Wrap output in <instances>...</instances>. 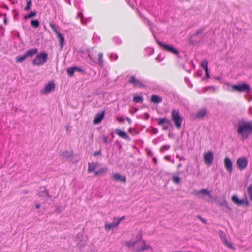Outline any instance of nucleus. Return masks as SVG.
<instances>
[{
    "instance_id": "nucleus-1",
    "label": "nucleus",
    "mask_w": 252,
    "mask_h": 252,
    "mask_svg": "<svg viewBox=\"0 0 252 252\" xmlns=\"http://www.w3.org/2000/svg\"><path fill=\"white\" fill-rule=\"evenodd\" d=\"M47 59L48 54L45 52H42L35 57L32 63L33 65H42L46 62Z\"/></svg>"
},
{
    "instance_id": "nucleus-2",
    "label": "nucleus",
    "mask_w": 252,
    "mask_h": 252,
    "mask_svg": "<svg viewBox=\"0 0 252 252\" xmlns=\"http://www.w3.org/2000/svg\"><path fill=\"white\" fill-rule=\"evenodd\" d=\"M237 132L239 137L245 140L252 133V127H237Z\"/></svg>"
},
{
    "instance_id": "nucleus-3",
    "label": "nucleus",
    "mask_w": 252,
    "mask_h": 252,
    "mask_svg": "<svg viewBox=\"0 0 252 252\" xmlns=\"http://www.w3.org/2000/svg\"><path fill=\"white\" fill-rule=\"evenodd\" d=\"M156 42L166 51L171 53L173 54L177 55L179 57L180 56L178 55L179 51L178 50L174 48L173 46L170 45L169 44H166L164 43H163L158 40H156Z\"/></svg>"
},
{
    "instance_id": "nucleus-4",
    "label": "nucleus",
    "mask_w": 252,
    "mask_h": 252,
    "mask_svg": "<svg viewBox=\"0 0 252 252\" xmlns=\"http://www.w3.org/2000/svg\"><path fill=\"white\" fill-rule=\"evenodd\" d=\"M251 88L250 85L246 83H242L232 86V91L239 92H250Z\"/></svg>"
},
{
    "instance_id": "nucleus-5",
    "label": "nucleus",
    "mask_w": 252,
    "mask_h": 252,
    "mask_svg": "<svg viewBox=\"0 0 252 252\" xmlns=\"http://www.w3.org/2000/svg\"><path fill=\"white\" fill-rule=\"evenodd\" d=\"M232 201L239 206L248 207L250 205V203L247 197L243 199H239L237 195H233L231 197Z\"/></svg>"
},
{
    "instance_id": "nucleus-6",
    "label": "nucleus",
    "mask_w": 252,
    "mask_h": 252,
    "mask_svg": "<svg viewBox=\"0 0 252 252\" xmlns=\"http://www.w3.org/2000/svg\"><path fill=\"white\" fill-rule=\"evenodd\" d=\"M172 119L175 124V126H181L183 118L179 114L178 110L173 109L171 112Z\"/></svg>"
},
{
    "instance_id": "nucleus-7",
    "label": "nucleus",
    "mask_w": 252,
    "mask_h": 252,
    "mask_svg": "<svg viewBox=\"0 0 252 252\" xmlns=\"http://www.w3.org/2000/svg\"><path fill=\"white\" fill-rule=\"evenodd\" d=\"M248 164V160L246 157H240L238 158L236 165L238 168L240 170L245 169Z\"/></svg>"
},
{
    "instance_id": "nucleus-8",
    "label": "nucleus",
    "mask_w": 252,
    "mask_h": 252,
    "mask_svg": "<svg viewBox=\"0 0 252 252\" xmlns=\"http://www.w3.org/2000/svg\"><path fill=\"white\" fill-rule=\"evenodd\" d=\"M203 158L204 163L206 165H211L214 159V155L213 152L211 151H208V152L205 153L203 156Z\"/></svg>"
},
{
    "instance_id": "nucleus-9",
    "label": "nucleus",
    "mask_w": 252,
    "mask_h": 252,
    "mask_svg": "<svg viewBox=\"0 0 252 252\" xmlns=\"http://www.w3.org/2000/svg\"><path fill=\"white\" fill-rule=\"evenodd\" d=\"M193 194L195 195L198 196V197L204 199L203 196H201L200 195H207L208 197L211 199H214V197L210 193V191L208 189H202L200 190H194Z\"/></svg>"
},
{
    "instance_id": "nucleus-10",
    "label": "nucleus",
    "mask_w": 252,
    "mask_h": 252,
    "mask_svg": "<svg viewBox=\"0 0 252 252\" xmlns=\"http://www.w3.org/2000/svg\"><path fill=\"white\" fill-rule=\"evenodd\" d=\"M129 84H132L134 87L140 88H144L145 85L139 80L137 79L134 76H131L128 80Z\"/></svg>"
},
{
    "instance_id": "nucleus-11",
    "label": "nucleus",
    "mask_w": 252,
    "mask_h": 252,
    "mask_svg": "<svg viewBox=\"0 0 252 252\" xmlns=\"http://www.w3.org/2000/svg\"><path fill=\"white\" fill-rule=\"evenodd\" d=\"M224 167L229 174H231L233 171V162L231 159L226 157L224 159Z\"/></svg>"
},
{
    "instance_id": "nucleus-12",
    "label": "nucleus",
    "mask_w": 252,
    "mask_h": 252,
    "mask_svg": "<svg viewBox=\"0 0 252 252\" xmlns=\"http://www.w3.org/2000/svg\"><path fill=\"white\" fill-rule=\"evenodd\" d=\"M215 201L219 205L225 207L230 211L232 210V208L229 206L227 200H226L225 195H223L222 197H219Z\"/></svg>"
},
{
    "instance_id": "nucleus-13",
    "label": "nucleus",
    "mask_w": 252,
    "mask_h": 252,
    "mask_svg": "<svg viewBox=\"0 0 252 252\" xmlns=\"http://www.w3.org/2000/svg\"><path fill=\"white\" fill-rule=\"evenodd\" d=\"M115 133L120 137L126 140L127 141H131V138L127 134V133L120 129H116L115 130Z\"/></svg>"
},
{
    "instance_id": "nucleus-14",
    "label": "nucleus",
    "mask_w": 252,
    "mask_h": 252,
    "mask_svg": "<svg viewBox=\"0 0 252 252\" xmlns=\"http://www.w3.org/2000/svg\"><path fill=\"white\" fill-rule=\"evenodd\" d=\"M55 88V84L53 82H49L45 85L43 90L41 91L42 94L49 93Z\"/></svg>"
},
{
    "instance_id": "nucleus-15",
    "label": "nucleus",
    "mask_w": 252,
    "mask_h": 252,
    "mask_svg": "<svg viewBox=\"0 0 252 252\" xmlns=\"http://www.w3.org/2000/svg\"><path fill=\"white\" fill-rule=\"evenodd\" d=\"M105 111L102 112H98L93 120V123L94 125L99 124L102 120L103 119L104 116Z\"/></svg>"
},
{
    "instance_id": "nucleus-16",
    "label": "nucleus",
    "mask_w": 252,
    "mask_h": 252,
    "mask_svg": "<svg viewBox=\"0 0 252 252\" xmlns=\"http://www.w3.org/2000/svg\"><path fill=\"white\" fill-rule=\"evenodd\" d=\"M112 179L116 181H119L123 183H125L126 181L125 176H122L117 173H113L112 174Z\"/></svg>"
},
{
    "instance_id": "nucleus-17",
    "label": "nucleus",
    "mask_w": 252,
    "mask_h": 252,
    "mask_svg": "<svg viewBox=\"0 0 252 252\" xmlns=\"http://www.w3.org/2000/svg\"><path fill=\"white\" fill-rule=\"evenodd\" d=\"M162 98L159 95L152 94L151 97V102L154 104H158L162 102Z\"/></svg>"
},
{
    "instance_id": "nucleus-18",
    "label": "nucleus",
    "mask_w": 252,
    "mask_h": 252,
    "mask_svg": "<svg viewBox=\"0 0 252 252\" xmlns=\"http://www.w3.org/2000/svg\"><path fill=\"white\" fill-rule=\"evenodd\" d=\"M60 156H62V158L63 159L68 160L73 156V153L70 152L68 151H65L62 152Z\"/></svg>"
},
{
    "instance_id": "nucleus-19",
    "label": "nucleus",
    "mask_w": 252,
    "mask_h": 252,
    "mask_svg": "<svg viewBox=\"0 0 252 252\" xmlns=\"http://www.w3.org/2000/svg\"><path fill=\"white\" fill-rule=\"evenodd\" d=\"M236 126H252V120L247 122L243 119L239 120Z\"/></svg>"
},
{
    "instance_id": "nucleus-20",
    "label": "nucleus",
    "mask_w": 252,
    "mask_h": 252,
    "mask_svg": "<svg viewBox=\"0 0 252 252\" xmlns=\"http://www.w3.org/2000/svg\"><path fill=\"white\" fill-rule=\"evenodd\" d=\"M179 172H177L176 173H175L172 177V180L174 184H179L180 183L181 178L179 177Z\"/></svg>"
},
{
    "instance_id": "nucleus-21",
    "label": "nucleus",
    "mask_w": 252,
    "mask_h": 252,
    "mask_svg": "<svg viewBox=\"0 0 252 252\" xmlns=\"http://www.w3.org/2000/svg\"><path fill=\"white\" fill-rule=\"evenodd\" d=\"M118 225V223L116 221H113L112 223H106L105 224V229L106 231H109L111 229L116 227Z\"/></svg>"
},
{
    "instance_id": "nucleus-22",
    "label": "nucleus",
    "mask_w": 252,
    "mask_h": 252,
    "mask_svg": "<svg viewBox=\"0 0 252 252\" xmlns=\"http://www.w3.org/2000/svg\"><path fill=\"white\" fill-rule=\"evenodd\" d=\"M38 50L36 48H32L30 50H27L25 53L27 57H32L33 55L37 53Z\"/></svg>"
},
{
    "instance_id": "nucleus-23",
    "label": "nucleus",
    "mask_w": 252,
    "mask_h": 252,
    "mask_svg": "<svg viewBox=\"0 0 252 252\" xmlns=\"http://www.w3.org/2000/svg\"><path fill=\"white\" fill-rule=\"evenodd\" d=\"M205 28V27H202L200 29L197 30L196 31L195 33L191 35V38L189 39V41L191 43H193L192 38L194 36H198L201 33H202L204 32Z\"/></svg>"
},
{
    "instance_id": "nucleus-24",
    "label": "nucleus",
    "mask_w": 252,
    "mask_h": 252,
    "mask_svg": "<svg viewBox=\"0 0 252 252\" xmlns=\"http://www.w3.org/2000/svg\"><path fill=\"white\" fill-rule=\"evenodd\" d=\"M206 114V110L205 108L201 109L198 111L196 115V118L199 119L203 118Z\"/></svg>"
},
{
    "instance_id": "nucleus-25",
    "label": "nucleus",
    "mask_w": 252,
    "mask_h": 252,
    "mask_svg": "<svg viewBox=\"0 0 252 252\" xmlns=\"http://www.w3.org/2000/svg\"><path fill=\"white\" fill-rule=\"evenodd\" d=\"M56 35L59 39L61 48L62 49L64 44V38L63 35L60 32L57 33Z\"/></svg>"
},
{
    "instance_id": "nucleus-26",
    "label": "nucleus",
    "mask_w": 252,
    "mask_h": 252,
    "mask_svg": "<svg viewBox=\"0 0 252 252\" xmlns=\"http://www.w3.org/2000/svg\"><path fill=\"white\" fill-rule=\"evenodd\" d=\"M108 168L107 167L101 168L100 170L94 172V176L106 174Z\"/></svg>"
},
{
    "instance_id": "nucleus-27",
    "label": "nucleus",
    "mask_w": 252,
    "mask_h": 252,
    "mask_svg": "<svg viewBox=\"0 0 252 252\" xmlns=\"http://www.w3.org/2000/svg\"><path fill=\"white\" fill-rule=\"evenodd\" d=\"M165 123L168 125H171V121L166 118H160L158 120V124L159 125H162Z\"/></svg>"
},
{
    "instance_id": "nucleus-28",
    "label": "nucleus",
    "mask_w": 252,
    "mask_h": 252,
    "mask_svg": "<svg viewBox=\"0 0 252 252\" xmlns=\"http://www.w3.org/2000/svg\"><path fill=\"white\" fill-rule=\"evenodd\" d=\"M223 240V243L230 249L234 250H235V247L233 245V244L231 243H229L226 238L222 237H221Z\"/></svg>"
},
{
    "instance_id": "nucleus-29",
    "label": "nucleus",
    "mask_w": 252,
    "mask_h": 252,
    "mask_svg": "<svg viewBox=\"0 0 252 252\" xmlns=\"http://www.w3.org/2000/svg\"><path fill=\"white\" fill-rule=\"evenodd\" d=\"M30 24L34 28H37L40 25L39 21L37 19L31 20Z\"/></svg>"
},
{
    "instance_id": "nucleus-30",
    "label": "nucleus",
    "mask_w": 252,
    "mask_h": 252,
    "mask_svg": "<svg viewBox=\"0 0 252 252\" xmlns=\"http://www.w3.org/2000/svg\"><path fill=\"white\" fill-rule=\"evenodd\" d=\"M98 58L97 63L101 66H103V54L101 52L98 53Z\"/></svg>"
},
{
    "instance_id": "nucleus-31",
    "label": "nucleus",
    "mask_w": 252,
    "mask_h": 252,
    "mask_svg": "<svg viewBox=\"0 0 252 252\" xmlns=\"http://www.w3.org/2000/svg\"><path fill=\"white\" fill-rule=\"evenodd\" d=\"M38 195L41 197H43L45 195L50 198H51L52 197V196L49 195L48 191L47 189H45L44 191L39 192Z\"/></svg>"
},
{
    "instance_id": "nucleus-32",
    "label": "nucleus",
    "mask_w": 252,
    "mask_h": 252,
    "mask_svg": "<svg viewBox=\"0 0 252 252\" xmlns=\"http://www.w3.org/2000/svg\"><path fill=\"white\" fill-rule=\"evenodd\" d=\"M86 239H87L86 238ZM86 241L87 240L84 241L81 240L78 243V247L80 250H82L83 248L85 247V246L87 245Z\"/></svg>"
},
{
    "instance_id": "nucleus-33",
    "label": "nucleus",
    "mask_w": 252,
    "mask_h": 252,
    "mask_svg": "<svg viewBox=\"0 0 252 252\" xmlns=\"http://www.w3.org/2000/svg\"><path fill=\"white\" fill-rule=\"evenodd\" d=\"M96 166L95 164H94L93 163H89L88 164V171L89 173H91L92 172H95Z\"/></svg>"
},
{
    "instance_id": "nucleus-34",
    "label": "nucleus",
    "mask_w": 252,
    "mask_h": 252,
    "mask_svg": "<svg viewBox=\"0 0 252 252\" xmlns=\"http://www.w3.org/2000/svg\"><path fill=\"white\" fill-rule=\"evenodd\" d=\"M143 98L142 96H135L133 97V101L136 103H142Z\"/></svg>"
},
{
    "instance_id": "nucleus-35",
    "label": "nucleus",
    "mask_w": 252,
    "mask_h": 252,
    "mask_svg": "<svg viewBox=\"0 0 252 252\" xmlns=\"http://www.w3.org/2000/svg\"><path fill=\"white\" fill-rule=\"evenodd\" d=\"M247 192L250 199L252 201V184H250L247 188Z\"/></svg>"
},
{
    "instance_id": "nucleus-36",
    "label": "nucleus",
    "mask_w": 252,
    "mask_h": 252,
    "mask_svg": "<svg viewBox=\"0 0 252 252\" xmlns=\"http://www.w3.org/2000/svg\"><path fill=\"white\" fill-rule=\"evenodd\" d=\"M146 131L150 132L152 134H157L158 131V130L154 127H149L148 128L146 129Z\"/></svg>"
},
{
    "instance_id": "nucleus-37",
    "label": "nucleus",
    "mask_w": 252,
    "mask_h": 252,
    "mask_svg": "<svg viewBox=\"0 0 252 252\" xmlns=\"http://www.w3.org/2000/svg\"><path fill=\"white\" fill-rule=\"evenodd\" d=\"M208 62L207 60H204L201 62V66L205 70V71H207L208 69Z\"/></svg>"
},
{
    "instance_id": "nucleus-38",
    "label": "nucleus",
    "mask_w": 252,
    "mask_h": 252,
    "mask_svg": "<svg viewBox=\"0 0 252 252\" xmlns=\"http://www.w3.org/2000/svg\"><path fill=\"white\" fill-rule=\"evenodd\" d=\"M36 11H31L29 14L24 16V19L32 18L36 16Z\"/></svg>"
},
{
    "instance_id": "nucleus-39",
    "label": "nucleus",
    "mask_w": 252,
    "mask_h": 252,
    "mask_svg": "<svg viewBox=\"0 0 252 252\" xmlns=\"http://www.w3.org/2000/svg\"><path fill=\"white\" fill-rule=\"evenodd\" d=\"M150 248V246L149 245H145V244L141 247L140 248L137 249V252H139L142 251L147 250Z\"/></svg>"
},
{
    "instance_id": "nucleus-40",
    "label": "nucleus",
    "mask_w": 252,
    "mask_h": 252,
    "mask_svg": "<svg viewBox=\"0 0 252 252\" xmlns=\"http://www.w3.org/2000/svg\"><path fill=\"white\" fill-rule=\"evenodd\" d=\"M75 72L73 67H69L67 69V73L69 76H72Z\"/></svg>"
},
{
    "instance_id": "nucleus-41",
    "label": "nucleus",
    "mask_w": 252,
    "mask_h": 252,
    "mask_svg": "<svg viewBox=\"0 0 252 252\" xmlns=\"http://www.w3.org/2000/svg\"><path fill=\"white\" fill-rule=\"evenodd\" d=\"M27 58V56H26V54L25 53V54L23 56L17 58V62H22L24 60H25Z\"/></svg>"
},
{
    "instance_id": "nucleus-42",
    "label": "nucleus",
    "mask_w": 252,
    "mask_h": 252,
    "mask_svg": "<svg viewBox=\"0 0 252 252\" xmlns=\"http://www.w3.org/2000/svg\"><path fill=\"white\" fill-rule=\"evenodd\" d=\"M126 243L128 247L131 248V247H134L135 246V245L136 244V242H135V241H134V242L128 241V242H126Z\"/></svg>"
},
{
    "instance_id": "nucleus-43",
    "label": "nucleus",
    "mask_w": 252,
    "mask_h": 252,
    "mask_svg": "<svg viewBox=\"0 0 252 252\" xmlns=\"http://www.w3.org/2000/svg\"><path fill=\"white\" fill-rule=\"evenodd\" d=\"M49 25H50V27L52 28V29L54 31V32L56 33V34L59 32L57 30L56 27L53 23H50L49 24Z\"/></svg>"
},
{
    "instance_id": "nucleus-44",
    "label": "nucleus",
    "mask_w": 252,
    "mask_h": 252,
    "mask_svg": "<svg viewBox=\"0 0 252 252\" xmlns=\"http://www.w3.org/2000/svg\"><path fill=\"white\" fill-rule=\"evenodd\" d=\"M196 218H197L201 220V221L203 223H204V224H206V223H207V220H206L205 219L201 217V215H197L196 216Z\"/></svg>"
},
{
    "instance_id": "nucleus-45",
    "label": "nucleus",
    "mask_w": 252,
    "mask_h": 252,
    "mask_svg": "<svg viewBox=\"0 0 252 252\" xmlns=\"http://www.w3.org/2000/svg\"><path fill=\"white\" fill-rule=\"evenodd\" d=\"M101 138L103 140V143H105L106 145L109 143L108 137L106 136H105V135H103Z\"/></svg>"
},
{
    "instance_id": "nucleus-46",
    "label": "nucleus",
    "mask_w": 252,
    "mask_h": 252,
    "mask_svg": "<svg viewBox=\"0 0 252 252\" xmlns=\"http://www.w3.org/2000/svg\"><path fill=\"white\" fill-rule=\"evenodd\" d=\"M129 132L133 135L138 134L139 132L134 129H132L131 127L129 129Z\"/></svg>"
},
{
    "instance_id": "nucleus-47",
    "label": "nucleus",
    "mask_w": 252,
    "mask_h": 252,
    "mask_svg": "<svg viewBox=\"0 0 252 252\" xmlns=\"http://www.w3.org/2000/svg\"><path fill=\"white\" fill-rule=\"evenodd\" d=\"M142 234L141 233H139L136 236V240L135 241V242H136V243H137L138 242L141 241H142Z\"/></svg>"
},
{
    "instance_id": "nucleus-48",
    "label": "nucleus",
    "mask_w": 252,
    "mask_h": 252,
    "mask_svg": "<svg viewBox=\"0 0 252 252\" xmlns=\"http://www.w3.org/2000/svg\"><path fill=\"white\" fill-rule=\"evenodd\" d=\"M170 145H165L161 148L160 150L161 151L166 150L170 149Z\"/></svg>"
},
{
    "instance_id": "nucleus-49",
    "label": "nucleus",
    "mask_w": 252,
    "mask_h": 252,
    "mask_svg": "<svg viewBox=\"0 0 252 252\" xmlns=\"http://www.w3.org/2000/svg\"><path fill=\"white\" fill-rule=\"evenodd\" d=\"M93 155L95 157L101 155V149H100L98 151L94 152Z\"/></svg>"
},
{
    "instance_id": "nucleus-50",
    "label": "nucleus",
    "mask_w": 252,
    "mask_h": 252,
    "mask_svg": "<svg viewBox=\"0 0 252 252\" xmlns=\"http://www.w3.org/2000/svg\"><path fill=\"white\" fill-rule=\"evenodd\" d=\"M75 72V71H78V72H83L84 70L82 68L79 67H73Z\"/></svg>"
},
{
    "instance_id": "nucleus-51",
    "label": "nucleus",
    "mask_w": 252,
    "mask_h": 252,
    "mask_svg": "<svg viewBox=\"0 0 252 252\" xmlns=\"http://www.w3.org/2000/svg\"><path fill=\"white\" fill-rule=\"evenodd\" d=\"M126 1L131 8L134 9V6L133 4L130 2V0H126Z\"/></svg>"
},
{
    "instance_id": "nucleus-52",
    "label": "nucleus",
    "mask_w": 252,
    "mask_h": 252,
    "mask_svg": "<svg viewBox=\"0 0 252 252\" xmlns=\"http://www.w3.org/2000/svg\"><path fill=\"white\" fill-rule=\"evenodd\" d=\"M125 218V216H123L122 217H121V218H119L116 221V222H118V225L119 224V223H120L121 221H122L123 220H124Z\"/></svg>"
},
{
    "instance_id": "nucleus-53",
    "label": "nucleus",
    "mask_w": 252,
    "mask_h": 252,
    "mask_svg": "<svg viewBox=\"0 0 252 252\" xmlns=\"http://www.w3.org/2000/svg\"><path fill=\"white\" fill-rule=\"evenodd\" d=\"M116 142L117 143H118V145H119V151H121L122 148V145L121 144V143L119 142L118 141H116Z\"/></svg>"
},
{
    "instance_id": "nucleus-54",
    "label": "nucleus",
    "mask_w": 252,
    "mask_h": 252,
    "mask_svg": "<svg viewBox=\"0 0 252 252\" xmlns=\"http://www.w3.org/2000/svg\"><path fill=\"white\" fill-rule=\"evenodd\" d=\"M152 161L154 163L155 165H156L157 163V160L155 157H153L152 158Z\"/></svg>"
},
{
    "instance_id": "nucleus-55",
    "label": "nucleus",
    "mask_w": 252,
    "mask_h": 252,
    "mask_svg": "<svg viewBox=\"0 0 252 252\" xmlns=\"http://www.w3.org/2000/svg\"><path fill=\"white\" fill-rule=\"evenodd\" d=\"M31 5H32V1L30 0H27V5H28V6L30 7Z\"/></svg>"
},
{
    "instance_id": "nucleus-56",
    "label": "nucleus",
    "mask_w": 252,
    "mask_h": 252,
    "mask_svg": "<svg viewBox=\"0 0 252 252\" xmlns=\"http://www.w3.org/2000/svg\"><path fill=\"white\" fill-rule=\"evenodd\" d=\"M205 77H207V78H209V77L208 69L207 71H205Z\"/></svg>"
},
{
    "instance_id": "nucleus-57",
    "label": "nucleus",
    "mask_w": 252,
    "mask_h": 252,
    "mask_svg": "<svg viewBox=\"0 0 252 252\" xmlns=\"http://www.w3.org/2000/svg\"><path fill=\"white\" fill-rule=\"evenodd\" d=\"M30 7L28 6V5H26V6H25V7L24 8L25 11H28V10H30Z\"/></svg>"
},
{
    "instance_id": "nucleus-58",
    "label": "nucleus",
    "mask_w": 252,
    "mask_h": 252,
    "mask_svg": "<svg viewBox=\"0 0 252 252\" xmlns=\"http://www.w3.org/2000/svg\"><path fill=\"white\" fill-rule=\"evenodd\" d=\"M153 154L152 152L150 150H149L148 152H147V155L149 156H152Z\"/></svg>"
},
{
    "instance_id": "nucleus-59",
    "label": "nucleus",
    "mask_w": 252,
    "mask_h": 252,
    "mask_svg": "<svg viewBox=\"0 0 252 252\" xmlns=\"http://www.w3.org/2000/svg\"><path fill=\"white\" fill-rule=\"evenodd\" d=\"M176 158H179V160H183V158L182 157H180L178 155H177L176 156Z\"/></svg>"
},
{
    "instance_id": "nucleus-60",
    "label": "nucleus",
    "mask_w": 252,
    "mask_h": 252,
    "mask_svg": "<svg viewBox=\"0 0 252 252\" xmlns=\"http://www.w3.org/2000/svg\"><path fill=\"white\" fill-rule=\"evenodd\" d=\"M35 207L37 209L39 208L40 207V205L39 203H37L35 205Z\"/></svg>"
},
{
    "instance_id": "nucleus-61",
    "label": "nucleus",
    "mask_w": 252,
    "mask_h": 252,
    "mask_svg": "<svg viewBox=\"0 0 252 252\" xmlns=\"http://www.w3.org/2000/svg\"><path fill=\"white\" fill-rule=\"evenodd\" d=\"M78 16L80 17L82 19H83V14L81 12L79 13Z\"/></svg>"
},
{
    "instance_id": "nucleus-62",
    "label": "nucleus",
    "mask_w": 252,
    "mask_h": 252,
    "mask_svg": "<svg viewBox=\"0 0 252 252\" xmlns=\"http://www.w3.org/2000/svg\"><path fill=\"white\" fill-rule=\"evenodd\" d=\"M126 120H127V121L128 122V123H129V124H131V120H130V119H129V118H126Z\"/></svg>"
},
{
    "instance_id": "nucleus-63",
    "label": "nucleus",
    "mask_w": 252,
    "mask_h": 252,
    "mask_svg": "<svg viewBox=\"0 0 252 252\" xmlns=\"http://www.w3.org/2000/svg\"><path fill=\"white\" fill-rule=\"evenodd\" d=\"M137 13H138V14H139V16L141 17H143V16L141 15V14L140 13V11L138 9L137 10Z\"/></svg>"
},
{
    "instance_id": "nucleus-64",
    "label": "nucleus",
    "mask_w": 252,
    "mask_h": 252,
    "mask_svg": "<svg viewBox=\"0 0 252 252\" xmlns=\"http://www.w3.org/2000/svg\"><path fill=\"white\" fill-rule=\"evenodd\" d=\"M169 158H170V157H169V156H165V158L166 159L168 160H169Z\"/></svg>"
}]
</instances>
